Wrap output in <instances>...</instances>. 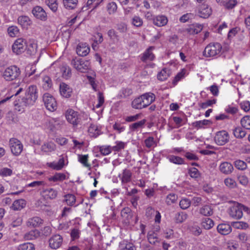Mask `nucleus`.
I'll return each mask as SVG.
<instances>
[{
    "label": "nucleus",
    "instance_id": "680f3d73",
    "mask_svg": "<svg viewBox=\"0 0 250 250\" xmlns=\"http://www.w3.org/2000/svg\"><path fill=\"white\" fill-rule=\"evenodd\" d=\"M203 29V25L197 24L194 28H190V32L193 34H198Z\"/></svg>",
    "mask_w": 250,
    "mask_h": 250
},
{
    "label": "nucleus",
    "instance_id": "423d86ee",
    "mask_svg": "<svg viewBox=\"0 0 250 250\" xmlns=\"http://www.w3.org/2000/svg\"><path fill=\"white\" fill-rule=\"evenodd\" d=\"M43 101L46 108L50 111H54L57 109V103L55 98L48 93H45L43 96Z\"/></svg>",
    "mask_w": 250,
    "mask_h": 250
},
{
    "label": "nucleus",
    "instance_id": "09e8293b",
    "mask_svg": "<svg viewBox=\"0 0 250 250\" xmlns=\"http://www.w3.org/2000/svg\"><path fill=\"white\" fill-rule=\"evenodd\" d=\"M89 133L93 134V136L97 137L100 134V130L98 129L97 126L91 125L88 128Z\"/></svg>",
    "mask_w": 250,
    "mask_h": 250
},
{
    "label": "nucleus",
    "instance_id": "f704fd0d",
    "mask_svg": "<svg viewBox=\"0 0 250 250\" xmlns=\"http://www.w3.org/2000/svg\"><path fill=\"white\" fill-rule=\"evenodd\" d=\"M236 0H225L222 5L227 9L233 8L237 4Z\"/></svg>",
    "mask_w": 250,
    "mask_h": 250
},
{
    "label": "nucleus",
    "instance_id": "f8f14e48",
    "mask_svg": "<svg viewBox=\"0 0 250 250\" xmlns=\"http://www.w3.org/2000/svg\"><path fill=\"white\" fill-rule=\"evenodd\" d=\"M32 13L34 16L38 19L42 21H45L47 20V14L41 6H36L34 7L32 10Z\"/></svg>",
    "mask_w": 250,
    "mask_h": 250
},
{
    "label": "nucleus",
    "instance_id": "6e6d98bb",
    "mask_svg": "<svg viewBox=\"0 0 250 250\" xmlns=\"http://www.w3.org/2000/svg\"><path fill=\"white\" fill-rule=\"evenodd\" d=\"M8 32L11 37H14L18 33L19 29L17 27L12 26L8 28Z\"/></svg>",
    "mask_w": 250,
    "mask_h": 250
},
{
    "label": "nucleus",
    "instance_id": "ea45409f",
    "mask_svg": "<svg viewBox=\"0 0 250 250\" xmlns=\"http://www.w3.org/2000/svg\"><path fill=\"white\" fill-rule=\"evenodd\" d=\"M18 250H35L34 245L31 243H26L20 245Z\"/></svg>",
    "mask_w": 250,
    "mask_h": 250
},
{
    "label": "nucleus",
    "instance_id": "13d9d810",
    "mask_svg": "<svg viewBox=\"0 0 250 250\" xmlns=\"http://www.w3.org/2000/svg\"><path fill=\"white\" fill-rule=\"evenodd\" d=\"M43 82L44 83L43 87L46 89L50 88L52 86V81L48 76H45L43 79Z\"/></svg>",
    "mask_w": 250,
    "mask_h": 250
},
{
    "label": "nucleus",
    "instance_id": "aec40b11",
    "mask_svg": "<svg viewBox=\"0 0 250 250\" xmlns=\"http://www.w3.org/2000/svg\"><path fill=\"white\" fill-rule=\"evenodd\" d=\"M153 48V47L150 46L144 53L141 59L143 62L152 61L154 59V55L151 52Z\"/></svg>",
    "mask_w": 250,
    "mask_h": 250
},
{
    "label": "nucleus",
    "instance_id": "9b49d317",
    "mask_svg": "<svg viewBox=\"0 0 250 250\" xmlns=\"http://www.w3.org/2000/svg\"><path fill=\"white\" fill-rule=\"evenodd\" d=\"M49 246L50 248L56 250L59 248L62 243V237L59 234L52 236L49 239Z\"/></svg>",
    "mask_w": 250,
    "mask_h": 250
},
{
    "label": "nucleus",
    "instance_id": "4468645a",
    "mask_svg": "<svg viewBox=\"0 0 250 250\" xmlns=\"http://www.w3.org/2000/svg\"><path fill=\"white\" fill-rule=\"evenodd\" d=\"M60 91L61 95L65 98H69L72 93V89L64 83L60 84Z\"/></svg>",
    "mask_w": 250,
    "mask_h": 250
},
{
    "label": "nucleus",
    "instance_id": "e2e57ef3",
    "mask_svg": "<svg viewBox=\"0 0 250 250\" xmlns=\"http://www.w3.org/2000/svg\"><path fill=\"white\" fill-rule=\"evenodd\" d=\"M125 144L124 142H119L116 146L112 147V150L114 151H119L121 149L124 148Z\"/></svg>",
    "mask_w": 250,
    "mask_h": 250
},
{
    "label": "nucleus",
    "instance_id": "412c9836",
    "mask_svg": "<svg viewBox=\"0 0 250 250\" xmlns=\"http://www.w3.org/2000/svg\"><path fill=\"white\" fill-rule=\"evenodd\" d=\"M170 69L166 68H163L157 75V78L159 81H164L166 80L170 75Z\"/></svg>",
    "mask_w": 250,
    "mask_h": 250
},
{
    "label": "nucleus",
    "instance_id": "a18cd8bd",
    "mask_svg": "<svg viewBox=\"0 0 250 250\" xmlns=\"http://www.w3.org/2000/svg\"><path fill=\"white\" fill-rule=\"evenodd\" d=\"M88 155H78L79 161L85 167H90V165L88 163Z\"/></svg>",
    "mask_w": 250,
    "mask_h": 250
},
{
    "label": "nucleus",
    "instance_id": "052dcab7",
    "mask_svg": "<svg viewBox=\"0 0 250 250\" xmlns=\"http://www.w3.org/2000/svg\"><path fill=\"white\" fill-rule=\"evenodd\" d=\"M141 114H137L133 116H127L125 118V121L127 122H132L138 120L141 117Z\"/></svg>",
    "mask_w": 250,
    "mask_h": 250
},
{
    "label": "nucleus",
    "instance_id": "f03ea898",
    "mask_svg": "<svg viewBox=\"0 0 250 250\" xmlns=\"http://www.w3.org/2000/svg\"><path fill=\"white\" fill-rule=\"evenodd\" d=\"M222 50V46L219 43H210L205 48L203 55L205 57H213L219 54Z\"/></svg>",
    "mask_w": 250,
    "mask_h": 250
},
{
    "label": "nucleus",
    "instance_id": "4be33fe9",
    "mask_svg": "<svg viewBox=\"0 0 250 250\" xmlns=\"http://www.w3.org/2000/svg\"><path fill=\"white\" fill-rule=\"evenodd\" d=\"M143 102V101L141 95L134 99V100L131 103V106L133 108L135 109H143L145 108Z\"/></svg>",
    "mask_w": 250,
    "mask_h": 250
},
{
    "label": "nucleus",
    "instance_id": "a19ab883",
    "mask_svg": "<svg viewBox=\"0 0 250 250\" xmlns=\"http://www.w3.org/2000/svg\"><path fill=\"white\" fill-rule=\"evenodd\" d=\"M241 124L244 128L250 129V116H245L241 120Z\"/></svg>",
    "mask_w": 250,
    "mask_h": 250
},
{
    "label": "nucleus",
    "instance_id": "b1692460",
    "mask_svg": "<svg viewBox=\"0 0 250 250\" xmlns=\"http://www.w3.org/2000/svg\"><path fill=\"white\" fill-rule=\"evenodd\" d=\"M42 193L44 196L51 199H55L58 194L57 191L53 188L44 189L42 190Z\"/></svg>",
    "mask_w": 250,
    "mask_h": 250
},
{
    "label": "nucleus",
    "instance_id": "37998d69",
    "mask_svg": "<svg viewBox=\"0 0 250 250\" xmlns=\"http://www.w3.org/2000/svg\"><path fill=\"white\" fill-rule=\"evenodd\" d=\"M169 160L170 162L175 164L181 165L184 164L183 159L179 156L171 155L169 157Z\"/></svg>",
    "mask_w": 250,
    "mask_h": 250
},
{
    "label": "nucleus",
    "instance_id": "c9c22d12",
    "mask_svg": "<svg viewBox=\"0 0 250 250\" xmlns=\"http://www.w3.org/2000/svg\"><path fill=\"white\" fill-rule=\"evenodd\" d=\"M65 201L66 204L70 206H73L76 202V197L74 195L68 194L64 196Z\"/></svg>",
    "mask_w": 250,
    "mask_h": 250
},
{
    "label": "nucleus",
    "instance_id": "8fccbe9b",
    "mask_svg": "<svg viewBox=\"0 0 250 250\" xmlns=\"http://www.w3.org/2000/svg\"><path fill=\"white\" fill-rule=\"evenodd\" d=\"M190 204L191 201L186 198L182 199L179 203L181 208L183 209L188 208L190 206Z\"/></svg>",
    "mask_w": 250,
    "mask_h": 250
},
{
    "label": "nucleus",
    "instance_id": "cd10ccee",
    "mask_svg": "<svg viewBox=\"0 0 250 250\" xmlns=\"http://www.w3.org/2000/svg\"><path fill=\"white\" fill-rule=\"evenodd\" d=\"M202 227L206 229H210L214 225L213 220L209 218H206L202 220Z\"/></svg>",
    "mask_w": 250,
    "mask_h": 250
},
{
    "label": "nucleus",
    "instance_id": "393cba45",
    "mask_svg": "<svg viewBox=\"0 0 250 250\" xmlns=\"http://www.w3.org/2000/svg\"><path fill=\"white\" fill-rule=\"evenodd\" d=\"M26 205L25 201L23 199H20L14 202L12 208L14 210H21Z\"/></svg>",
    "mask_w": 250,
    "mask_h": 250
},
{
    "label": "nucleus",
    "instance_id": "0eeeda50",
    "mask_svg": "<svg viewBox=\"0 0 250 250\" xmlns=\"http://www.w3.org/2000/svg\"><path fill=\"white\" fill-rule=\"evenodd\" d=\"M9 146L12 153L16 156L19 155L22 151V145L17 139H10L9 141Z\"/></svg>",
    "mask_w": 250,
    "mask_h": 250
},
{
    "label": "nucleus",
    "instance_id": "c756f323",
    "mask_svg": "<svg viewBox=\"0 0 250 250\" xmlns=\"http://www.w3.org/2000/svg\"><path fill=\"white\" fill-rule=\"evenodd\" d=\"M56 148V145L52 142L44 144L42 146V150L45 152H51Z\"/></svg>",
    "mask_w": 250,
    "mask_h": 250
},
{
    "label": "nucleus",
    "instance_id": "bf43d9fd",
    "mask_svg": "<svg viewBox=\"0 0 250 250\" xmlns=\"http://www.w3.org/2000/svg\"><path fill=\"white\" fill-rule=\"evenodd\" d=\"M225 185L230 188H233L236 186V182L234 180L231 178H227L225 180Z\"/></svg>",
    "mask_w": 250,
    "mask_h": 250
},
{
    "label": "nucleus",
    "instance_id": "20e7f679",
    "mask_svg": "<svg viewBox=\"0 0 250 250\" xmlns=\"http://www.w3.org/2000/svg\"><path fill=\"white\" fill-rule=\"evenodd\" d=\"M71 64L76 69L82 73L86 72L90 67V62L88 61L76 58L72 59Z\"/></svg>",
    "mask_w": 250,
    "mask_h": 250
},
{
    "label": "nucleus",
    "instance_id": "a878e982",
    "mask_svg": "<svg viewBox=\"0 0 250 250\" xmlns=\"http://www.w3.org/2000/svg\"><path fill=\"white\" fill-rule=\"evenodd\" d=\"M146 119H143L138 122L131 124L129 125V128L131 130V131H135L139 128H143L145 124H146Z\"/></svg>",
    "mask_w": 250,
    "mask_h": 250
},
{
    "label": "nucleus",
    "instance_id": "473e14b6",
    "mask_svg": "<svg viewBox=\"0 0 250 250\" xmlns=\"http://www.w3.org/2000/svg\"><path fill=\"white\" fill-rule=\"evenodd\" d=\"M132 174L129 170L125 169L123 173L122 178V182L123 183H126L131 180Z\"/></svg>",
    "mask_w": 250,
    "mask_h": 250
},
{
    "label": "nucleus",
    "instance_id": "c85d7f7f",
    "mask_svg": "<svg viewBox=\"0 0 250 250\" xmlns=\"http://www.w3.org/2000/svg\"><path fill=\"white\" fill-rule=\"evenodd\" d=\"M65 7L69 9H73L77 5L78 0H63Z\"/></svg>",
    "mask_w": 250,
    "mask_h": 250
},
{
    "label": "nucleus",
    "instance_id": "c03bdc74",
    "mask_svg": "<svg viewBox=\"0 0 250 250\" xmlns=\"http://www.w3.org/2000/svg\"><path fill=\"white\" fill-rule=\"evenodd\" d=\"M188 215L183 212H178L175 214V219L177 223H182L187 219Z\"/></svg>",
    "mask_w": 250,
    "mask_h": 250
},
{
    "label": "nucleus",
    "instance_id": "ddd939ff",
    "mask_svg": "<svg viewBox=\"0 0 250 250\" xmlns=\"http://www.w3.org/2000/svg\"><path fill=\"white\" fill-rule=\"evenodd\" d=\"M145 108L149 105L155 100V95L151 92H148L141 95Z\"/></svg>",
    "mask_w": 250,
    "mask_h": 250
},
{
    "label": "nucleus",
    "instance_id": "49530a36",
    "mask_svg": "<svg viewBox=\"0 0 250 250\" xmlns=\"http://www.w3.org/2000/svg\"><path fill=\"white\" fill-rule=\"evenodd\" d=\"M38 235V232L37 230H32L25 234L24 238L26 240H33L35 239Z\"/></svg>",
    "mask_w": 250,
    "mask_h": 250
},
{
    "label": "nucleus",
    "instance_id": "bb28decb",
    "mask_svg": "<svg viewBox=\"0 0 250 250\" xmlns=\"http://www.w3.org/2000/svg\"><path fill=\"white\" fill-rule=\"evenodd\" d=\"M18 21L19 23L23 27H26L31 23V21L29 17L26 16L19 17L18 19Z\"/></svg>",
    "mask_w": 250,
    "mask_h": 250
},
{
    "label": "nucleus",
    "instance_id": "79ce46f5",
    "mask_svg": "<svg viewBox=\"0 0 250 250\" xmlns=\"http://www.w3.org/2000/svg\"><path fill=\"white\" fill-rule=\"evenodd\" d=\"M177 199L178 196L176 194L170 193L167 196L166 201L167 205H170L175 203Z\"/></svg>",
    "mask_w": 250,
    "mask_h": 250
},
{
    "label": "nucleus",
    "instance_id": "de8ad7c7",
    "mask_svg": "<svg viewBox=\"0 0 250 250\" xmlns=\"http://www.w3.org/2000/svg\"><path fill=\"white\" fill-rule=\"evenodd\" d=\"M234 165L235 167L240 170H245L247 168V164L243 161L237 160L235 161Z\"/></svg>",
    "mask_w": 250,
    "mask_h": 250
},
{
    "label": "nucleus",
    "instance_id": "4d7b16f0",
    "mask_svg": "<svg viewBox=\"0 0 250 250\" xmlns=\"http://www.w3.org/2000/svg\"><path fill=\"white\" fill-rule=\"evenodd\" d=\"M37 49V45L36 43H30L27 47V52L30 55L36 53Z\"/></svg>",
    "mask_w": 250,
    "mask_h": 250
},
{
    "label": "nucleus",
    "instance_id": "f3484780",
    "mask_svg": "<svg viewBox=\"0 0 250 250\" xmlns=\"http://www.w3.org/2000/svg\"><path fill=\"white\" fill-rule=\"evenodd\" d=\"M219 169L223 173L225 174H229L232 172L233 167L230 163L225 162L220 164Z\"/></svg>",
    "mask_w": 250,
    "mask_h": 250
},
{
    "label": "nucleus",
    "instance_id": "0e129e2a",
    "mask_svg": "<svg viewBox=\"0 0 250 250\" xmlns=\"http://www.w3.org/2000/svg\"><path fill=\"white\" fill-rule=\"evenodd\" d=\"M241 108L245 112H248L250 109V103L249 101H244L240 103Z\"/></svg>",
    "mask_w": 250,
    "mask_h": 250
},
{
    "label": "nucleus",
    "instance_id": "5701e85b",
    "mask_svg": "<svg viewBox=\"0 0 250 250\" xmlns=\"http://www.w3.org/2000/svg\"><path fill=\"white\" fill-rule=\"evenodd\" d=\"M167 22V18L164 16H159L153 20V23L158 26H163Z\"/></svg>",
    "mask_w": 250,
    "mask_h": 250
},
{
    "label": "nucleus",
    "instance_id": "dca6fc26",
    "mask_svg": "<svg viewBox=\"0 0 250 250\" xmlns=\"http://www.w3.org/2000/svg\"><path fill=\"white\" fill-rule=\"evenodd\" d=\"M90 51V48L85 44L79 43L76 48L77 54L80 56H86Z\"/></svg>",
    "mask_w": 250,
    "mask_h": 250
},
{
    "label": "nucleus",
    "instance_id": "338daca9",
    "mask_svg": "<svg viewBox=\"0 0 250 250\" xmlns=\"http://www.w3.org/2000/svg\"><path fill=\"white\" fill-rule=\"evenodd\" d=\"M202 199L200 197H194L192 199L191 204L194 206H198L202 204Z\"/></svg>",
    "mask_w": 250,
    "mask_h": 250
},
{
    "label": "nucleus",
    "instance_id": "58836bf2",
    "mask_svg": "<svg viewBox=\"0 0 250 250\" xmlns=\"http://www.w3.org/2000/svg\"><path fill=\"white\" fill-rule=\"evenodd\" d=\"M66 176L64 174L57 173L53 176L50 177L49 180L50 181H53L54 182H57L58 181H62L64 180Z\"/></svg>",
    "mask_w": 250,
    "mask_h": 250
},
{
    "label": "nucleus",
    "instance_id": "72a5a7b5",
    "mask_svg": "<svg viewBox=\"0 0 250 250\" xmlns=\"http://www.w3.org/2000/svg\"><path fill=\"white\" fill-rule=\"evenodd\" d=\"M234 136L237 138H242L245 136L246 133L241 127H236L233 131Z\"/></svg>",
    "mask_w": 250,
    "mask_h": 250
},
{
    "label": "nucleus",
    "instance_id": "3c124183",
    "mask_svg": "<svg viewBox=\"0 0 250 250\" xmlns=\"http://www.w3.org/2000/svg\"><path fill=\"white\" fill-rule=\"evenodd\" d=\"M64 166V159L63 158H61L59 160V162L57 164H51V167H53L54 169L56 170H60Z\"/></svg>",
    "mask_w": 250,
    "mask_h": 250
},
{
    "label": "nucleus",
    "instance_id": "7ed1b4c3",
    "mask_svg": "<svg viewBox=\"0 0 250 250\" xmlns=\"http://www.w3.org/2000/svg\"><path fill=\"white\" fill-rule=\"evenodd\" d=\"M20 74V68L16 65H12L6 68L2 76L6 81H11L16 79Z\"/></svg>",
    "mask_w": 250,
    "mask_h": 250
},
{
    "label": "nucleus",
    "instance_id": "39448f33",
    "mask_svg": "<svg viewBox=\"0 0 250 250\" xmlns=\"http://www.w3.org/2000/svg\"><path fill=\"white\" fill-rule=\"evenodd\" d=\"M243 210L249 213V209L243 205L238 204L237 206H234L229 208V214L232 217L239 219L243 216Z\"/></svg>",
    "mask_w": 250,
    "mask_h": 250
},
{
    "label": "nucleus",
    "instance_id": "4c0bfd02",
    "mask_svg": "<svg viewBox=\"0 0 250 250\" xmlns=\"http://www.w3.org/2000/svg\"><path fill=\"white\" fill-rule=\"evenodd\" d=\"M147 239L150 244L155 245L156 243L159 242V238L157 234L154 232L148 233L147 235Z\"/></svg>",
    "mask_w": 250,
    "mask_h": 250
},
{
    "label": "nucleus",
    "instance_id": "1a4fd4ad",
    "mask_svg": "<svg viewBox=\"0 0 250 250\" xmlns=\"http://www.w3.org/2000/svg\"><path fill=\"white\" fill-rule=\"evenodd\" d=\"M26 48V42L21 38L18 39L12 45V50L19 55L23 52Z\"/></svg>",
    "mask_w": 250,
    "mask_h": 250
},
{
    "label": "nucleus",
    "instance_id": "6ab92c4d",
    "mask_svg": "<svg viewBox=\"0 0 250 250\" xmlns=\"http://www.w3.org/2000/svg\"><path fill=\"white\" fill-rule=\"evenodd\" d=\"M217 229L220 234L227 235L231 231V227L229 224H221L217 226Z\"/></svg>",
    "mask_w": 250,
    "mask_h": 250
},
{
    "label": "nucleus",
    "instance_id": "9d476101",
    "mask_svg": "<svg viewBox=\"0 0 250 250\" xmlns=\"http://www.w3.org/2000/svg\"><path fill=\"white\" fill-rule=\"evenodd\" d=\"M229 134L225 130H222L216 133L214 141L219 146H223L229 141Z\"/></svg>",
    "mask_w": 250,
    "mask_h": 250
},
{
    "label": "nucleus",
    "instance_id": "69168bd1",
    "mask_svg": "<svg viewBox=\"0 0 250 250\" xmlns=\"http://www.w3.org/2000/svg\"><path fill=\"white\" fill-rule=\"evenodd\" d=\"M216 100L213 99L212 100H208L206 102L202 103L201 104L200 107L202 108H205L208 106H211L212 104H215Z\"/></svg>",
    "mask_w": 250,
    "mask_h": 250
},
{
    "label": "nucleus",
    "instance_id": "e433bc0d",
    "mask_svg": "<svg viewBox=\"0 0 250 250\" xmlns=\"http://www.w3.org/2000/svg\"><path fill=\"white\" fill-rule=\"evenodd\" d=\"M211 123V122L208 120H204L202 121H196L192 123V125L197 128H202L204 125H208Z\"/></svg>",
    "mask_w": 250,
    "mask_h": 250
},
{
    "label": "nucleus",
    "instance_id": "2f4dec72",
    "mask_svg": "<svg viewBox=\"0 0 250 250\" xmlns=\"http://www.w3.org/2000/svg\"><path fill=\"white\" fill-rule=\"evenodd\" d=\"M121 214L122 217L125 218L128 222H129L130 219L132 218L131 210L128 208H124L121 211Z\"/></svg>",
    "mask_w": 250,
    "mask_h": 250
},
{
    "label": "nucleus",
    "instance_id": "5fc2aeb1",
    "mask_svg": "<svg viewBox=\"0 0 250 250\" xmlns=\"http://www.w3.org/2000/svg\"><path fill=\"white\" fill-rule=\"evenodd\" d=\"M112 147L109 146L104 147V146L100 147V151L103 155H106L111 153Z\"/></svg>",
    "mask_w": 250,
    "mask_h": 250
},
{
    "label": "nucleus",
    "instance_id": "a211bd4d",
    "mask_svg": "<svg viewBox=\"0 0 250 250\" xmlns=\"http://www.w3.org/2000/svg\"><path fill=\"white\" fill-rule=\"evenodd\" d=\"M212 10L208 5L203 4L200 8L199 13V16L201 18L206 19L208 18L211 14Z\"/></svg>",
    "mask_w": 250,
    "mask_h": 250
},
{
    "label": "nucleus",
    "instance_id": "7c9ffc66",
    "mask_svg": "<svg viewBox=\"0 0 250 250\" xmlns=\"http://www.w3.org/2000/svg\"><path fill=\"white\" fill-rule=\"evenodd\" d=\"M200 213L204 216H208L212 214L213 210L209 206L206 205L200 208Z\"/></svg>",
    "mask_w": 250,
    "mask_h": 250
},
{
    "label": "nucleus",
    "instance_id": "774afa93",
    "mask_svg": "<svg viewBox=\"0 0 250 250\" xmlns=\"http://www.w3.org/2000/svg\"><path fill=\"white\" fill-rule=\"evenodd\" d=\"M233 225L237 229H243L247 228L248 227V224L243 222H235L234 223Z\"/></svg>",
    "mask_w": 250,
    "mask_h": 250
},
{
    "label": "nucleus",
    "instance_id": "603ef678",
    "mask_svg": "<svg viewBox=\"0 0 250 250\" xmlns=\"http://www.w3.org/2000/svg\"><path fill=\"white\" fill-rule=\"evenodd\" d=\"M117 8V5L114 2L109 3L107 4V9L109 14H112L116 12Z\"/></svg>",
    "mask_w": 250,
    "mask_h": 250
},
{
    "label": "nucleus",
    "instance_id": "2eb2a0df",
    "mask_svg": "<svg viewBox=\"0 0 250 250\" xmlns=\"http://www.w3.org/2000/svg\"><path fill=\"white\" fill-rule=\"evenodd\" d=\"M43 220L41 218L36 216L29 218L27 222L28 227L31 228L39 227L43 224Z\"/></svg>",
    "mask_w": 250,
    "mask_h": 250
},
{
    "label": "nucleus",
    "instance_id": "864d4df0",
    "mask_svg": "<svg viewBox=\"0 0 250 250\" xmlns=\"http://www.w3.org/2000/svg\"><path fill=\"white\" fill-rule=\"evenodd\" d=\"M189 174L192 178H197L200 176V172L195 167H191L189 168Z\"/></svg>",
    "mask_w": 250,
    "mask_h": 250
},
{
    "label": "nucleus",
    "instance_id": "f257e3e1",
    "mask_svg": "<svg viewBox=\"0 0 250 250\" xmlns=\"http://www.w3.org/2000/svg\"><path fill=\"white\" fill-rule=\"evenodd\" d=\"M38 98L37 87L35 85H30L27 89L25 95L21 100L16 101L15 105L20 106L33 105Z\"/></svg>",
    "mask_w": 250,
    "mask_h": 250
},
{
    "label": "nucleus",
    "instance_id": "6e6552de",
    "mask_svg": "<svg viewBox=\"0 0 250 250\" xmlns=\"http://www.w3.org/2000/svg\"><path fill=\"white\" fill-rule=\"evenodd\" d=\"M65 116L67 121L74 126L77 125L80 122L81 119L78 112L71 109L67 110Z\"/></svg>",
    "mask_w": 250,
    "mask_h": 250
}]
</instances>
